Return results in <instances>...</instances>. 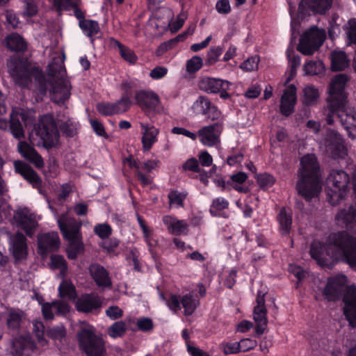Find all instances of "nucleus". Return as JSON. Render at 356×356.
I'll list each match as a JSON object with an SVG mask.
<instances>
[{"mask_svg":"<svg viewBox=\"0 0 356 356\" xmlns=\"http://www.w3.org/2000/svg\"><path fill=\"white\" fill-rule=\"evenodd\" d=\"M60 238L58 232H51L38 236V251L42 256L56 252L60 247Z\"/></svg>","mask_w":356,"mask_h":356,"instance_id":"18","label":"nucleus"},{"mask_svg":"<svg viewBox=\"0 0 356 356\" xmlns=\"http://www.w3.org/2000/svg\"><path fill=\"white\" fill-rule=\"evenodd\" d=\"M13 219L17 227L24 230L26 234L32 237L38 227L35 216L26 207L19 208L14 211Z\"/></svg>","mask_w":356,"mask_h":356,"instance_id":"13","label":"nucleus"},{"mask_svg":"<svg viewBox=\"0 0 356 356\" xmlns=\"http://www.w3.org/2000/svg\"><path fill=\"white\" fill-rule=\"evenodd\" d=\"M188 225L184 220H175L172 224V228L169 231L170 233L176 235L186 234Z\"/></svg>","mask_w":356,"mask_h":356,"instance_id":"52","label":"nucleus"},{"mask_svg":"<svg viewBox=\"0 0 356 356\" xmlns=\"http://www.w3.org/2000/svg\"><path fill=\"white\" fill-rule=\"evenodd\" d=\"M343 295V314L350 326L356 327V287L353 285L346 287L344 277L328 279L323 291V295L327 301L338 300Z\"/></svg>","mask_w":356,"mask_h":356,"instance_id":"4","label":"nucleus"},{"mask_svg":"<svg viewBox=\"0 0 356 356\" xmlns=\"http://www.w3.org/2000/svg\"><path fill=\"white\" fill-rule=\"evenodd\" d=\"M211 105V102L208 98L204 96H200L195 102L193 108L203 115H207Z\"/></svg>","mask_w":356,"mask_h":356,"instance_id":"42","label":"nucleus"},{"mask_svg":"<svg viewBox=\"0 0 356 356\" xmlns=\"http://www.w3.org/2000/svg\"><path fill=\"white\" fill-rule=\"evenodd\" d=\"M198 86L200 90L207 92L217 93L222 88L229 89V83L222 79L206 77L199 81Z\"/></svg>","mask_w":356,"mask_h":356,"instance_id":"25","label":"nucleus"},{"mask_svg":"<svg viewBox=\"0 0 356 356\" xmlns=\"http://www.w3.org/2000/svg\"><path fill=\"white\" fill-rule=\"evenodd\" d=\"M51 265L53 268L60 270L62 277L65 276L67 271V265L63 257L58 254L51 255Z\"/></svg>","mask_w":356,"mask_h":356,"instance_id":"39","label":"nucleus"},{"mask_svg":"<svg viewBox=\"0 0 356 356\" xmlns=\"http://www.w3.org/2000/svg\"><path fill=\"white\" fill-rule=\"evenodd\" d=\"M79 0H53L54 8L60 13L63 10H70L74 8V15L80 21L86 20L84 18V13L77 8Z\"/></svg>","mask_w":356,"mask_h":356,"instance_id":"28","label":"nucleus"},{"mask_svg":"<svg viewBox=\"0 0 356 356\" xmlns=\"http://www.w3.org/2000/svg\"><path fill=\"white\" fill-rule=\"evenodd\" d=\"M6 22L13 27L17 28L19 24V21L16 14L13 10H6Z\"/></svg>","mask_w":356,"mask_h":356,"instance_id":"64","label":"nucleus"},{"mask_svg":"<svg viewBox=\"0 0 356 356\" xmlns=\"http://www.w3.org/2000/svg\"><path fill=\"white\" fill-rule=\"evenodd\" d=\"M181 303L184 309V314L186 316L191 315L199 305V300L194 298L191 293L184 295Z\"/></svg>","mask_w":356,"mask_h":356,"instance_id":"33","label":"nucleus"},{"mask_svg":"<svg viewBox=\"0 0 356 356\" xmlns=\"http://www.w3.org/2000/svg\"><path fill=\"white\" fill-rule=\"evenodd\" d=\"M24 8L22 15L24 17H33L37 15L38 9L35 0H24Z\"/></svg>","mask_w":356,"mask_h":356,"instance_id":"47","label":"nucleus"},{"mask_svg":"<svg viewBox=\"0 0 356 356\" xmlns=\"http://www.w3.org/2000/svg\"><path fill=\"white\" fill-rule=\"evenodd\" d=\"M303 104L311 106L316 103L318 97V90L312 86H307L303 90Z\"/></svg>","mask_w":356,"mask_h":356,"instance_id":"38","label":"nucleus"},{"mask_svg":"<svg viewBox=\"0 0 356 356\" xmlns=\"http://www.w3.org/2000/svg\"><path fill=\"white\" fill-rule=\"evenodd\" d=\"M8 251L15 264L26 259L29 254L27 239L22 232L8 233Z\"/></svg>","mask_w":356,"mask_h":356,"instance_id":"11","label":"nucleus"},{"mask_svg":"<svg viewBox=\"0 0 356 356\" xmlns=\"http://www.w3.org/2000/svg\"><path fill=\"white\" fill-rule=\"evenodd\" d=\"M202 66V59L198 56H195L187 61L186 69L188 72L192 73L199 70Z\"/></svg>","mask_w":356,"mask_h":356,"instance_id":"51","label":"nucleus"},{"mask_svg":"<svg viewBox=\"0 0 356 356\" xmlns=\"http://www.w3.org/2000/svg\"><path fill=\"white\" fill-rule=\"evenodd\" d=\"M223 129L222 122L202 127L197 132L201 143L207 146H213L220 143V136Z\"/></svg>","mask_w":356,"mask_h":356,"instance_id":"19","label":"nucleus"},{"mask_svg":"<svg viewBox=\"0 0 356 356\" xmlns=\"http://www.w3.org/2000/svg\"><path fill=\"white\" fill-rule=\"evenodd\" d=\"M130 96L131 94L126 91L120 99L113 103L115 115L125 113L129 109L132 104Z\"/></svg>","mask_w":356,"mask_h":356,"instance_id":"34","label":"nucleus"},{"mask_svg":"<svg viewBox=\"0 0 356 356\" xmlns=\"http://www.w3.org/2000/svg\"><path fill=\"white\" fill-rule=\"evenodd\" d=\"M326 154L332 159L343 158L346 154L344 141L337 131L330 130L325 140Z\"/></svg>","mask_w":356,"mask_h":356,"instance_id":"14","label":"nucleus"},{"mask_svg":"<svg viewBox=\"0 0 356 356\" xmlns=\"http://www.w3.org/2000/svg\"><path fill=\"white\" fill-rule=\"evenodd\" d=\"M77 337L81 348L88 356H105L103 340L95 334L93 327H82L77 333Z\"/></svg>","mask_w":356,"mask_h":356,"instance_id":"9","label":"nucleus"},{"mask_svg":"<svg viewBox=\"0 0 356 356\" xmlns=\"http://www.w3.org/2000/svg\"><path fill=\"white\" fill-rule=\"evenodd\" d=\"M14 168L17 173L22 175L33 187L40 186L42 180L38 173L29 165L22 161H15Z\"/></svg>","mask_w":356,"mask_h":356,"instance_id":"23","label":"nucleus"},{"mask_svg":"<svg viewBox=\"0 0 356 356\" xmlns=\"http://www.w3.org/2000/svg\"><path fill=\"white\" fill-rule=\"evenodd\" d=\"M30 115L27 111L21 108H15L10 114L9 130L15 138L21 141L25 138L24 127L30 120Z\"/></svg>","mask_w":356,"mask_h":356,"instance_id":"12","label":"nucleus"},{"mask_svg":"<svg viewBox=\"0 0 356 356\" xmlns=\"http://www.w3.org/2000/svg\"><path fill=\"white\" fill-rule=\"evenodd\" d=\"M88 270L90 276L98 286L104 288H111L112 286V281L109 276V273L102 266L97 263L92 264L90 265Z\"/></svg>","mask_w":356,"mask_h":356,"instance_id":"21","label":"nucleus"},{"mask_svg":"<svg viewBox=\"0 0 356 356\" xmlns=\"http://www.w3.org/2000/svg\"><path fill=\"white\" fill-rule=\"evenodd\" d=\"M183 169L184 170H190V171H192L194 172L200 173L202 172V170L200 169V168L199 166V162L195 158H191V159H188L183 164Z\"/></svg>","mask_w":356,"mask_h":356,"instance_id":"56","label":"nucleus"},{"mask_svg":"<svg viewBox=\"0 0 356 356\" xmlns=\"http://www.w3.org/2000/svg\"><path fill=\"white\" fill-rule=\"evenodd\" d=\"M36 348L37 346L32 341L15 339L12 343L11 354L13 356H28L30 354V351L33 352Z\"/></svg>","mask_w":356,"mask_h":356,"instance_id":"27","label":"nucleus"},{"mask_svg":"<svg viewBox=\"0 0 356 356\" xmlns=\"http://www.w3.org/2000/svg\"><path fill=\"white\" fill-rule=\"evenodd\" d=\"M180 302L177 296L171 294L167 304L170 309L176 312L181 309Z\"/></svg>","mask_w":356,"mask_h":356,"instance_id":"63","label":"nucleus"},{"mask_svg":"<svg viewBox=\"0 0 356 356\" xmlns=\"http://www.w3.org/2000/svg\"><path fill=\"white\" fill-rule=\"evenodd\" d=\"M60 130L67 137H72L76 134V125L71 120H67L59 125Z\"/></svg>","mask_w":356,"mask_h":356,"instance_id":"49","label":"nucleus"},{"mask_svg":"<svg viewBox=\"0 0 356 356\" xmlns=\"http://www.w3.org/2000/svg\"><path fill=\"white\" fill-rule=\"evenodd\" d=\"M277 218L283 234H289L292 223V218L291 214L287 213L284 208H282Z\"/></svg>","mask_w":356,"mask_h":356,"instance_id":"36","label":"nucleus"},{"mask_svg":"<svg viewBox=\"0 0 356 356\" xmlns=\"http://www.w3.org/2000/svg\"><path fill=\"white\" fill-rule=\"evenodd\" d=\"M333 0H301L298 13L302 15L312 12L314 15H325L332 6Z\"/></svg>","mask_w":356,"mask_h":356,"instance_id":"17","label":"nucleus"},{"mask_svg":"<svg viewBox=\"0 0 356 356\" xmlns=\"http://www.w3.org/2000/svg\"><path fill=\"white\" fill-rule=\"evenodd\" d=\"M330 59L332 71H342L349 65V60L344 51H333Z\"/></svg>","mask_w":356,"mask_h":356,"instance_id":"30","label":"nucleus"},{"mask_svg":"<svg viewBox=\"0 0 356 356\" xmlns=\"http://www.w3.org/2000/svg\"><path fill=\"white\" fill-rule=\"evenodd\" d=\"M217 11L220 14H228L231 10L229 0H220L216 5Z\"/></svg>","mask_w":356,"mask_h":356,"instance_id":"59","label":"nucleus"},{"mask_svg":"<svg viewBox=\"0 0 356 356\" xmlns=\"http://www.w3.org/2000/svg\"><path fill=\"white\" fill-rule=\"evenodd\" d=\"M49 337L54 339H60L65 336V330L63 325L56 326L47 331Z\"/></svg>","mask_w":356,"mask_h":356,"instance_id":"54","label":"nucleus"},{"mask_svg":"<svg viewBox=\"0 0 356 356\" xmlns=\"http://www.w3.org/2000/svg\"><path fill=\"white\" fill-rule=\"evenodd\" d=\"M348 236L355 241V248H353V245L345 244V259L350 266H356V237L349 234Z\"/></svg>","mask_w":356,"mask_h":356,"instance_id":"41","label":"nucleus"},{"mask_svg":"<svg viewBox=\"0 0 356 356\" xmlns=\"http://www.w3.org/2000/svg\"><path fill=\"white\" fill-rule=\"evenodd\" d=\"M296 102V88L293 84L290 85L284 90L281 98L280 112L285 116H289L294 111Z\"/></svg>","mask_w":356,"mask_h":356,"instance_id":"22","label":"nucleus"},{"mask_svg":"<svg viewBox=\"0 0 356 356\" xmlns=\"http://www.w3.org/2000/svg\"><path fill=\"white\" fill-rule=\"evenodd\" d=\"M222 51V48L220 47L211 48L207 55V58L205 60L206 65H212L216 63Z\"/></svg>","mask_w":356,"mask_h":356,"instance_id":"45","label":"nucleus"},{"mask_svg":"<svg viewBox=\"0 0 356 356\" xmlns=\"http://www.w3.org/2000/svg\"><path fill=\"white\" fill-rule=\"evenodd\" d=\"M168 198L170 204H177L179 206H182L185 196L175 191H172L169 193Z\"/></svg>","mask_w":356,"mask_h":356,"instance_id":"62","label":"nucleus"},{"mask_svg":"<svg viewBox=\"0 0 356 356\" xmlns=\"http://www.w3.org/2000/svg\"><path fill=\"white\" fill-rule=\"evenodd\" d=\"M325 38L324 29L312 27L301 36L297 49L304 55H312L322 46Z\"/></svg>","mask_w":356,"mask_h":356,"instance_id":"10","label":"nucleus"},{"mask_svg":"<svg viewBox=\"0 0 356 356\" xmlns=\"http://www.w3.org/2000/svg\"><path fill=\"white\" fill-rule=\"evenodd\" d=\"M106 314L112 319L115 320L120 318L122 316L123 311L118 306H111L106 309Z\"/></svg>","mask_w":356,"mask_h":356,"instance_id":"61","label":"nucleus"},{"mask_svg":"<svg viewBox=\"0 0 356 356\" xmlns=\"http://www.w3.org/2000/svg\"><path fill=\"white\" fill-rule=\"evenodd\" d=\"M137 326L143 332H149L153 329V322L149 318H142L138 320Z\"/></svg>","mask_w":356,"mask_h":356,"instance_id":"58","label":"nucleus"},{"mask_svg":"<svg viewBox=\"0 0 356 356\" xmlns=\"http://www.w3.org/2000/svg\"><path fill=\"white\" fill-rule=\"evenodd\" d=\"M54 310L59 314H65L69 312V306L67 303L61 301L52 302Z\"/></svg>","mask_w":356,"mask_h":356,"instance_id":"60","label":"nucleus"},{"mask_svg":"<svg viewBox=\"0 0 356 356\" xmlns=\"http://www.w3.org/2000/svg\"><path fill=\"white\" fill-rule=\"evenodd\" d=\"M102 307V301L98 296L87 294L80 298L76 303L78 311L88 313L93 310L99 309Z\"/></svg>","mask_w":356,"mask_h":356,"instance_id":"24","label":"nucleus"},{"mask_svg":"<svg viewBox=\"0 0 356 356\" xmlns=\"http://www.w3.org/2000/svg\"><path fill=\"white\" fill-rule=\"evenodd\" d=\"M302 168L299 173L300 179L296 184L298 194L306 201L318 197L321 191L319 179V165L314 154H308L301 159Z\"/></svg>","mask_w":356,"mask_h":356,"instance_id":"5","label":"nucleus"},{"mask_svg":"<svg viewBox=\"0 0 356 356\" xmlns=\"http://www.w3.org/2000/svg\"><path fill=\"white\" fill-rule=\"evenodd\" d=\"M58 224L64 238L69 241L67 257L70 259H75L84 248L80 232L81 224L75 218L66 215L59 218Z\"/></svg>","mask_w":356,"mask_h":356,"instance_id":"6","label":"nucleus"},{"mask_svg":"<svg viewBox=\"0 0 356 356\" xmlns=\"http://www.w3.org/2000/svg\"><path fill=\"white\" fill-rule=\"evenodd\" d=\"M33 331L35 334V337L38 339V342L41 346H44L47 345V341L44 338V326L43 323L40 321H36L33 323Z\"/></svg>","mask_w":356,"mask_h":356,"instance_id":"44","label":"nucleus"},{"mask_svg":"<svg viewBox=\"0 0 356 356\" xmlns=\"http://www.w3.org/2000/svg\"><path fill=\"white\" fill-rule=\"evenodd\" d=\"M266 293L259 291L257 293L256 302L257 305L254 307L253 316L256 322L255 331L258 335L264 334L267 327V309L265 307V296Z\"/></svg>","mask_w":356,"mask_h":356,"instance_id":"15","label":"nucleus"},{"mask_svg":"<svg viewBox=\"0 0 356 356\" xmlns=\"http://www.w3.org/2000/svg\"><path fill=\"white\" fill-rule=\"evenodd\" d=\"M29 140L32 145L26 141H19L17 145L18 152L25 159L33 164L35 168H42L44 166V161L33 147L35 145V139L33 135L29 136Z\"/></svg>","mask_w":356,"mask_h":356,"instance_id":"20","label":"nucleus"},{"mask_svg":"<svg viewBox=\"0 0 356 356\" xmlns=\"http://www.w3.org/2000/svg\"><path fill=\"white\" fill-rule=\"evenodd\" d=\"M136 104L146 113L156 112L160 104L157 94L152 91L138 90L135 92Z\"/></svg>","mask_w":356,"mask_h":356,"instance_id":"16","label":"nucleus"},{"mask_svg":"<svg viewBox=\"0 0 356 356\" xmlns=\"http://www.w3.org/2000/svg\"><path fill=\"white\" fill-rule=\"evenodd\" d=\"M95 233L101 238H106L111 234V227L108 224H99L95 227Z\"/></svg>","mask_w":356,"mask_h":356,"instance_id":"53","label":"nucleus"},{"mask_svg":"<svg viewBox=\"0 0 356 356\" xmlns=\"http://www.w3.org/2000/svg\"><path fill=\"white\" fill-rule=\"evenodd\" d=\"M350 182L349 175L342 170H332L327 179V196L329 202L336 205L345 197Z\"/></svg>","mask_w":356,"mask_h":356,"instance_id":"7","label":"nucleus"},{"mask_svg":"<svg viewBox=\"0 0 356 356\" xmlns=\"http://www.w3.org/2000/svg\"><path fill=\"white\" fill-rule=\"evenodd\" d=\"M303 69L306 74L316 75L321 73L324 70L325 66L321 60H309L304 65Z\"/></svg>","mask_w":356,"mask_h":356,"instance_id":"37","label":"nucleus"},{"mask_svg":"<svg viewBox=\"0 0 356 356\" xmlns=\"http://www.w3.org/2000/svg\"><path fill=\"white\" fill-rule=\"evenodd\" d=\"M220 346L225 355L237 354L240 352L238 342L222 343Z\"/></svg>","mask_w":356,"mask_h":356,"instance_id":"55","label":"nucleus"},{"mask_svg":"<svg viewBox=\"0 0 356 356\" xmlns=\"http://www.w3.org/2000/svg\"><path fill=\"white\" fill-rule=\"evenodd\" d=\"M23 315V312L18 309H10L6 320L8 328L11 330L18 329L20 326Z\"/></svg>","mask_w":356,"mask_h":356,"instance_id":"32","label":"nucleus"},{"mask_svg":"<svg viewBox=\"0 0 356 356\" xmlns=\"http://www.w3.org/2000/svg\"><path fill=\"white\" fill-rule=\"evenodd\" d=\"M110 45L113 47H118L120 51L121 56L127 62L131 64H134L137 60V56L134 54V52L125 47L122 44H121L118 40L111 38L110 39Z\"/></svg>","mask_w":356,"mask_h":356,"instance_id":"31","label":"nucleus"},{"mask_svg":"<svg viewBox=\"0 0 356 356\" xmlns=\"http://www.w3.org/2000/svg\"><path fill=\"white\" fill-rule=\"evenodd\" d=\"M353 245L355 248V241L348 236L346 232L332 233L329 235L325 243L314 241L311 244L310 254L318 265L328 266L330 260H334L339 257L345 258V244Z\"/></svg>","mask_w":356,"mask_h":356,"instance_id":"3","label":"nucleus"},{"mask_svg":"<svg viewBox=\"0 0 356 356\" xmlns=\"http://www.w3.org/2000/svg\"><path fill=\"white\" fill-rule=\"evenodd\" d=\"M7 47L13 51L24 53L27 49V42L17 33H12L6 38Z\"/></svg>","mask_w":356,"mask_h":356,"instance_id":"29","label":"nucleus"},{"mask_svg":"<svg viewBox=\"0 0 356 356\" xmlns=\"http://www.w3.org/2000/svg\"><path fill=\"white\" fill-rule=\"evenodd\" d=\"M140 126L142 131L143 148L145 151L149 150L154 143L157 140V136L159 133L158 129L148 124L140 122Z\"/></svg>","mask_w":356,"mask_h":356,"instance_id":"26","label":"nucleus"},{"mask_svg":"<svg viewBox=\"0 0 356 356\" xmlns=\"http://www.w3.org/2000/svg\"><path fill=\"white\" fill-rule=\"evenodd\" d=\"M348 76L346 74H339L332 80L329 88V97L327 106L323 108V115L326 123L332 125L334 117H337L341 124L346 130L348 136L352 139L356 138V111L346 107L347 96L344 88Z\"/></svg>","mask_w":356,"mask_h":356,"instance_id":"2","label":"nucleus"},{"mask_svg":"<svg viewBox=\"0 0 356 356\" xmlns=\"http://www.w3.org/2000/svg\"><path fill=\"white\" fill-rule=\"evenodd\" d=\"M259 58L258 56H252L245 60L240 65V67L245 71H253L258 68Z\"/></svg>","mask_w":356,"mask_h":356,"instance_id":"50","label":"nucleus"},{"mask_svg":"<svg viewBox=\"0 0 356 356\" xmlns=\"http://www.w3.org/2000/svg\"><path fill=\"white\" fill-rule=\"evenodd\" d=\"M59 294L62 298L74 299L76 296L75 287L72 283L63 281L59 286Z\"/></svg>","mask_w":356,"mask_h":356,"instance_id":"40","label":"nucleus"},{"mask_svg":"<svg viewBox=\"0 0 356 356\" xmlns=\"http://www.w3.org/2000/svg\"><path fill=\"white\" fill-rule=\"evenodd\" d=\"M79 26L88 37H92L100 31L98 22L92 19L80 21Z\"/></svg>","mask_w":356,"mask_h":356,"instance_id":"35","label":"nucleus"},{"mask_svg":"<svg viewBox=\"0 0 356 356\" xmlns=\"http://www.w3.org/2000/svg\"><path fill=\"white\" fill-rule=\"evenodd\" d=\"M238 343L240 351L242 350L243 352L252 350L257 345V341L248 338L241 339Z\"/></svg>","mask_w":356,"mask_h":356,"instance_id":"57","label":"nucleus"},{"mask_svg":"<svg viewBox=\"0 0 356 356\" xmlns=\"http://www.w3.org/2000/svg\"><path fill=\"white\" fill-rule=\"evenodd\" d=\"M7 66L16 84L28 88L34 81L37 94L44 96L49 91L51 101L58 104H64L70 98V87L65 78L66 71L62 62L50 63L47 76L38 68L31 67L27 60L17 56L11 57Z\"/></svg>","mask_w":356,"mask_h":356,"instance_id":"1","label":"nucleus"},{"mask_svg":"<svg viewBox=\"0 0 356 356\" xmlns=\"http://www.w3.org/2000/svg\"><path fill=\"white\" fill-rule=\"evenodd\" d=\"M127 331L126 323L122 321L114 323L109 328L108 333L113 338L120 337L124 334Z\"/></svg>","mask_w":356,"mask_h":356,"instance_id":"43","label":"nucleus"},{"mask_svg":"<svg viewBox=\"0 0 356 356\" xmlns=\"http://www.w3.org/2000/svg\"><path fill=\"white\" fill-rule=\"evenodd\" d=\"M97 110L99 113L105 116L115 115L113 103L100 102L96 106Z\"/></svg>","mask_w":356,"mask_h":356,"instance_id":"48","label":"nucleus"},{"mask_svg":"<svg viewBox=\"0 0 356 356\" xmlns=\"http://www.w3.org/2000/svg\"><path fill=\"white\" fill-rule=\"evenodd\" d=\"M257 181L261 188H268L274 184L275 180L270 174L264 173L257 176Z\"/></svg>","mask_w":356,"mask_h":356,"instance_id":"46","label":"nucleus"},{"mask_svg":"<svg viewBox=\"0 0 356 356\" xmlns=\"http://www.w3.org/2000/svg\"><path fill=\"white\" fill-rule=\"evenodd\" d=\"M35 131L37 136L40 137V144L47 149H51L57 143L59 138V133L57 125L51 115H44L40 118L35 127Z\"/></svg>","mask_w":356,"mask_h":356,"instance_id":"8","label":"nucleus"}]
</instances>
